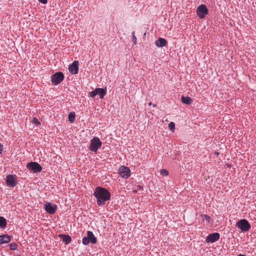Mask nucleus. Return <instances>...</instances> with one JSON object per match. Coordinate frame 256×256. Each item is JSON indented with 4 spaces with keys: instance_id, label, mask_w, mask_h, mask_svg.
<instances>
[{
    "instance_id": "obj_16",
    "label": "nucleus",
    "mask_w": 256,
    "mask_h": 256,
    "mask_svg": "<svg viewBox=\"0 0 256 256\" xmlns=\"http://www.w3.org/2000/svg\"><path fill=\"white\" fill-rule=\"evenodd\" d=\"M182 102L183 104L190 105L192 104V100L189 96H182L181 98Z\"/></svg>"
},
{
    "instance_id": "obj_13",
    "label": "nucleus",
    "mask_w": 256,
    "mask_h": 256,
    "mask_svg": "<svg viewBox=\"0 0 256 256\" xmlns=\"http://www.w3.org/2000/svg\"><path fill=\"white\" fill-rule=\"evenodd\" d=\"M56 208L57 206L56 205L52 206L50 203L48 202L44 204L45 210L50 214H54Z\"/></svg>"
},
{
    "instance_id": "obj_18",
    "label": "nucleus",
    "mask_w": 256,
    "mask_h": 256,
    "mask_svg": "<svg viewBox=\"0 0 256 256\" xmlns=\"http://www.w3.org/2000/svg\"><path fill=\"white\" fill-rule=\"evenodd\" d=\"M6 219L2 216H0V228H4L6 226Z\"/></svg>"
},
{
    "instance_id": "obj_15",
    "label": "nucleus",
    "mask_w": 256,
    "mask_h": 256,
    "mask_svg": "<svg viewBox=\"0 0 256 256\" xmlns=\"http://www.w3.org/2000/svg\"><path fill=\"white\" fill-rule=\"evenodd\" d=\"M10 241V237L8 235L2 234L0 236V244H6Z\"/></svg>"
},
{
    "instance_id": "obj_11",
    "label": "nucleus",
    "mask_w": 256,
    "mask_h": 256,
    "mask_svg": "<svg viewBox=\"0 0 256 256\" xmlns=\"http://www.w3.org/2000/svg\"><path fill=\"white\" fill-rule=\"evenodd\" d=\"M220 238V234L218 232L210 234L206 238V242H207L213 243L217 241Z\"/></svg>"
},
{
    "instance_id": "obj_9",
    "label": "nucleus",
    "mask_w": 256,
    "mask_h": 256,
    "mask_svg": "<svg viewBox=\"0 0 256 256\" xmlns=\"http://www.w3.org/2000/svg\"><path fill=\"white\" fill-rule=\"evenodd\" d=\"M26 168L34 172H40L42 170V166L36 162H30L28 163L26 165Z\"/></svg>"
},
{
    "instance_id": "obj_1",
    "label": "nucleus",
    "mask_w": 256,
    "mask_h": 256,
    "mask_svg": "<svg viewBox=\"0 0 256 256\" xmlns=\"http://www.w3.org/2000/svg\"><path fill=\"white\" fill-rule=\"evenodd\" d=\"M94 196L96 198L98 206L104 205L106 201L110 198V192L106 188L98 186L96 188Z\"/></svg>"
},
{
    "instance_id": "obj_17",
    "label": "nucleus",
    "mask_w": 256,
    "mask_h": 256,
    "mask_svg": "<svg viewBox=\"0 0 256 256\" xmlns=\"http://www.w3.org/2000/svg\"><path fill=\"white\" fill-rule=\"evenodd\" d=\"M60 236L62 238V240L66 244H68L71 242V238L68 235H60Z\"/></svg>"
},
{
    "instance_id": "obj_4",
    "label": "nucleus",
    "mask_w": 256,
    "mask_h": 256,
    "mask_svg": "<svg viewBox=\"0 0 256 256\" xmlns=\"http://www.w3.org/2000/svg\"><path fill=\"white\" fill-rule=\"evenodd\" d=\"M208 13V10L206 5L202 4L198 7L196 14L200 18H204Z\"/></svg>"
},
{
    "instance_id": "obj_29",
    "label": "nucleus",
    "mask_w": 256,
    "mask_h": 256,
    "mask_svg": "<svg viewBox=\"0 0 256 256\" xmlns=\"http://www.w3.org/2000/svg\"><path fill=\"white\" fill-rule=\"evenodd\" d=\"M153 107H156V104H152Z\"/></svg>"
},
{
    "instance_id": "obj_28",
    "label": "nucleus",
    "mask_w": 256,
    "mask_h": 256,
    "mask_svg": "<svg viewBox=\"0 0 256 256\" xmlns=\"http://www.w3.org/2000/svg\"><path fill=\"white\" fill-rule=\"evenodd\" d=\"M238 256H246L245 255L240 254Z\"/></svg>"
},
{
    "instance_id": "obj_25",
    "label": "nucleus",
    "mask_w": 256,
    "mask_h": 256,
    "mask_svg": "<svg viewBox=\"0 0 256 256\" xmlns=\"http://www.w3.org/2000/svg\"><path fill=\"white\" fill-rule=\"evenodd\" d=\"M32 122L36 126H39L40 124V122L36 118H33L32 120Z\"/></svg>"
},
{
    "instance_id": "obj_30",
    "label": "nucleus",
    "mask_w": 256,
    "mask_h": 256,
    "mask_svg": "<svg viewBox=\"0 0 256 256\" xmlns=\"http://www.w3.org/2000/svg\"><path fill=\"white\" fill-rule=\"evenodd\" d=\"M152 104V102H150L148 104V105H149V106H150Z\"/></svg>"
},
{
    "instance_id": "obj_5",
    "label": "nucleus",
    "mask_w": 256,
    "mask_h": 256,
    "mask_svg": "<svg viewBox=\"0 0 256 256\" xmlns=\"http://www.w3.org/2000/svg\"><path fill=\"white\" fill-rule=\"evenodd\" d=\"M236 226L242 232H247L250 228V224L248 220L245 219H242L238 222Z\"/></svg>"
},
{
    "instance_id": "obj_10",
    "label": "nucleus",
    "mask_w": 256,
    "mask_h": 256,
    "mask_svg": "<svg viewBox=\"0 0 256 256\" xmlns=\"http://www.w3.org/2000/svg\"><path fill=\"white\" fill-rule=\"evenodd\" d=\"M16 176L14 175L8 174L6 178L7 186L10 187H14L16 185Z\"/></svg>"
},
{
    "instance_id": "obj_26",
    "label": "nucleus",
    "mask_w": 256,
    "mask_h": 256,
    "mask_svg": "<svg viewBox=\"0 0 256 256\" xmlns=\"http://www.w3.org/2000/svg\"><path fill=\"white\" fill-rule=\"evenodd\" d=\"M40 2L46 4L47 3L48 0H38Z\"/></svg>"
},
{
    "instance_id": "obj_27",
    "label": "nucleus",
    "mask_w": 256,
    "mask_h": 256,
    "mask_svg": "<svg viewBox=\"0 0 256 256\" xmlns=\"http://www.w3.org/2000/svg\"><path fill=\"white\" fill-rule=\"evenodd\" d=\"M3 150V146L0 144V154H2Z\"/></svg>"
},
{
    "instance_id": "obj_12",
    "label": "nucleus",
    "mask_w": 256,
    "mask_h": 256,
    "mask_svg": "<svg viewBox=\"0 0 256 256\" xmlns=\"http://www.w3.org/2000/svg\"><path fill=\"white\" fill-rule=\"evenodd\" d=\"M78 62L74 60L68 67L69 71L72 74H77L78 71Z\"/></svg>"
},
{
    "instance_id": "obj_22",
    "label": "nucleus",
    "mask_w": 256,
    "mask_h": 256,
    "mask_svg": "<svg viewBox=\"0 0 256 256\" xmlns=\"http://www.w3.org/2000/svg\"><path fill=\"white\" fill-rule=\"evenodd\" d=\"M10 248L11 250H16L17 248V245L15 243H12L9 244Z\"/></svg>"
},
{
    "instance_id": "obj_3",
    "label": "nucleus",
    "mask_w": 256,
    "mask_h": 256,
    "mask_svg": "<svg viewBox=\"0 0 256 256\" xmlns=\"http://www.w3.org/2000/svg\"><path fill=\"white\" fill-rule=\"evenodd\" d=\"M64 78V75L62 72H57L51 77V82L54 85H58L62 82Z\"/></svg>"
},
{
    "instance_id": "obj_6",
    "label": "nucleus",
    "mask_w": 256,
    "mask_h": 256,
    "mask_svg": "<svg viewBox=\"0 0 256 256\" xmlns=\"http://www.w3.org/2000/svg\"><path fill=\"white\" fill-rule=\"evenodd\" d=\"M106 94V88H96L94 90L89 93V96L92 98L94 97L96 95H99L100 98H102Z\"/></svg>"
},
{
    "instance_id": "obj_20",
    "label": "nucleus",
    "mask_w": 256,
    "mask_h": 256,
    "mask_svg": "<svg viewBox=\"0 0 256 256\" xmlns=\"http://www.w3.org/2000/svg\"><path fill=\"white\" fill-rule=\"evenodd\" d=\"M168 128L172 132H173L175 128L174 123V122H170L168 124Z\"/></svg>"
},
{
    "instance_id": "obj_7",
    "label": "nucleus",
    "mask_w": 256,
    "mask_h": 256,
    "mask_svg": "<svg viewBox=\"0 0 256 256\" xmlns=\"http://www.w3.org/2000/svg\"><path fill=\"white\" fill-rule=\"evenodd\" d=\"M102 146V142L98 138H94L90 141V150L96 152L98 149Z\"/></svg>"
},
{
    "instance_id": "obj_24",
    "label": "nucleus",
    "mask_w": 256,
    "mask_h": 256,
    "mask_svg": "<svg viewBox=\"0 0 256 256\" xmlns=\"http://www.w3.org/2000/svg\"><path fill=\"white\" fill-rule=\"evenodd\" d=\"M160 173L162 176H166L168 174V172L166 169H162L160 170Z\"/></svg>"
},
{
    "instance_id": "obj_2",
    "label": "nucleus",
    "mask_w": 256,
    "mask_h": 256,
    "mask_svg": "<svg viewBox=\"0 0 256 256\" xmlns=\"http://www.w3.org/2000/svg\"><path fill=\"white\" fill-rule=\"evenodd\" d=\"M97 240L96 236L93 234L92 232L91 231H88L87 232V236L84 237L82 238V244L84 245L88 244L90 242L92 244L96 243Z\"/></svg>"
},
{
    "instance_id": "obj_8",
    "label": "nucleus",
    "mask_w": 256,
    "mask_h": 256,
    "mask_svg": "<svg viewBox=\"0 0 256 256\" xmlns=\"http://www.w3.org/2000/svg\"><path fill=\"white\" fill-rule=\"evenodd\" d=\"M118 174L122 178H128L130 176V170L128 167L122 166L119 168Z\"/></svg>"
},
{
    "instance_id": "obj_21",
    "label": "nucleus",
    "mask_w": 256,
    "mask_h": 256,
    "mask_svg": "<svg viewBox=\"0 0 256 256\" xmlns=\"http://www.w3.org/2000/svg\"><path fill=\"white\" fill-rule=\"evenodd\" d=\"M201 216L203 218L204 220H206L207 222H209L210 221V216L206 214H202Z\"/></svg>"
},
{
    "instance_id": "obj_14",
    "label": "nucleus",
    "mask_w": 256,
    "mask_h": 256,
    "mask_svg": "<svg viewBox=\"0 0 256 256\" xmlns=\"http://www.w3.org/2000/svg\"><path fill=\"white\" fill-rule=\"evenodd\" d=\"M166 43V40L164 38H160L155 42V44L158 48H162L164 46Z\"/></svg>"
},
{
    "instance_id": "obj_19",
    "label": "nucleus",
    "mask_w": 256,
    "mask_h": 256,
    "mask_svg": "<svg viewBox=\"0 0 256 256\" xmlns=\"http://www.w3.org/2000/svg\"><path fill=\"white\" fill-rule=\"evenodd\" d=\"M75 114L74 112H70L68 114V120L71 122H73L75 120Z\"/></svg>"
},
{
    "instance_id": "obj_23",
    "label": "nucleus",
    "mask_w": 256,
    "mask_h": 256,
    "mask_svg": "<svg viewBox=\"0 0 256 256\" xmlns=\"http://www.w3.org/2000/svg\"><path fill=\"white\" fill-rule=\"evenodd\" d=\"M132 41L134 45H136V38L135 36V33L134 32H132Z\"/></svg>"
},
{
    "instance_id": "obj_31",
    "label": "nucleus",
    "mask_w": 256,
    "mask_h": 256,
    "mask_svg": "<svg viewBox=\"0 0 256 256\" xmlns=\"http://www.w3.org/2000/svg\"><path fill=\"white\" fill-rule=\"evenodd\" d=\"M216 154H217V155H218V152H216Z\"/></svg>"
}]
</instances>
